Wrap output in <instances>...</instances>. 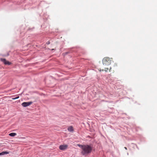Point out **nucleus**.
<instances>
[{"mask_svg":"<svg viewBox=\"0 0 157 157\" xmlns=\"http://www.w3.org/2000/svg\"><path fill=\"white\" fill-rule=\"evenodd\" d=\"M78 145L82 149V154L83 155H86L90 153L92 151L91 147L89 145H81L78 144Z\"/></svg>","mask_w":157,"mask_h":157,"instance_id":"1","label":"nucleus"},{"mask_svg":"<svg viewBox=\"0 0 157 157\" xmlns=\"http://www.w3.org/2000/svg\"><path fill=\"white\" fill-rule=\"evenodd\" d=\"M102 63L103 65H109L111 63V60L109 57L104 58L103 59Z\"/></svg>","mask_w":157,"mask_h":157,"instance_id":"2","label":"nucleus"},{"mask_svg":"<svg viewBox=\"0 0 157 157\" xmlns=\"http://www.w3.org/2000/svg\"><path fill=\"white\" fill-rule=\"evenodd\" d=\"M33 102L32 101H30L29 102H24L21 104L24 107H26L28 106H29L32 104Z\"/></svg>","mask_w":157,"mask_h":157,"instance_id":"3","label":"nucleus"},{"mask_svg":"<svg viewBox=\"0 0 157 157\" xmlns=\"http://www.w3.org/2000/svg\"><path fill=\"white\" fill-rule=\"evenodd\" d=\"M1 60L5 64L10 65L11 63L8 61H6L5 59H1Z\"/></svg>","mask_w":157,"mask_h":157,"instance_id":"4","label":"nucleus"},{"mask_svg":"<svg viewBox=\"0 0 157 157\" xmlns=\"http://www.w3.org/2000/svg\"><path fill=\"white\" fill-rule=\"evenodd\" d=\"M67 145H60L59 147V149L61 150H64L67 148Z\"/></svg>","mask_w":157,"mask_h":157,"instance_id":"5","label":"nucleus"},{"mask_svg":"<svg viewBox=\"0 0 157 157\" xmlns=\"http://www.w3.org/2000/svg\"><path fill=\"white\" fill-rule=\"evenodd\" d=\"M9 153V152H8L3 151V152L0 153V156L6 154H8Z\"/></svg>","mask_w":157,"mask_h":157,"instance_id":"6","label":"nucleus"},{"mask_svg":"<svg viewBox=\"0 0 157 157\" xmlns=\"http://www.w3.org/2000/svg\"><path fill=\"white\" fill-rule=\"evenodd\" d=\"M67 130L68 131L71 132L73 131V127L71 126L67 128Z\"/></svg>","mask_w":157,"mask_h":157,"instance_id":"7","label":"nucleus"},{"mask_svg":"<svg viewBox=\"0 0 157 157\" xmlns=\"http://www.w3.org/2000/svg\"><path fill=\"white\" fill-rule=\"evenodd\" d=\"M16 135H17V134L16 133H10L9 134V135L13 137V136H15Z\"/></svg>","mask_w":157,"mask_h":157,"instance_id":"8","label":"nucleus"},{"mask_svg":"<svg viewBox=\"0 0 157 157\" xmlns=\"http://www.w3.org/2000/svg\"><path fill=\"white\" fill-rule=\"evenodd\" d=\"M108 70V68H105V69L104 70V69H102V70L101 69H99V70L100 71H105L106 72Z\"/></svg>","mask_w":157,"mask_h":157,"instance_id":"9","label":"nucleus"},{"mask_svg":"<svg viewBox=\"0 0 157 157\" xmlns=\"http://www.w3.org/2000/svg\"><path fill=\"white\" fill-rule=\"evenodd\" d=\"M46 44H50V41H48V42H47L46 43Z\"/></svg>","mask_w":157,"mask_h":157,"instance_id":"10","label":"nucleus"},{"mask_svg":"<svg viewBox=\"0 0 157 157\" xmlns=\"http://www.w3.org/2000/svg\"><path fill=\"white\" fill-rule=\"evenodd\" d=\"M19 98V96H17V97H16V99H17Z\"/></svg>","mask_w":157,"mask_h":157,"instance_id":"11","label":"nucleus"},{"mask_svg":"<svg viewBox=\"0 0 157 157\" xmlns=\"http://www.w3.org/2000/svg\"><path fill=\"white\" fill-rule=\"evenodd\" d=\"M111 67H110V69H109V71H111Z\"/></svg>","mask_w":157,"mask_h":157,"instance_id":"12","label":"nucleus"},{"mask_svg":"<svg viewBox=\"0 0 157 157\" xmlns=\"http://www.w3.org/2000/svg\"><path fill=\"white\" fill-rule=\"evenodd\" d=\"M12 99H13V100H15V99H16V98H13Z\"/></svg>","mask_w":157,"mask_h":157,"instance_id":"13","label":"nucleus"},{"mask_svg":"<svg viewBox=\"0 0 157 157\" xmlns=\"http://www.w3.org/2000/svg\"><path fill=\"white\" fill-rule=\"evenodd\" d=\"M124 148L126 150H127V147H124Z\"/></svg>","mask_w":157,"mask_h":157,"instance_id":"14","label":"nucleus"}]
</instances>
